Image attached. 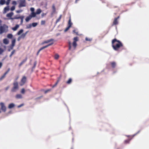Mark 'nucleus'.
Listing matches in <instances>:
<instances>
[{"mask_svg":"<svg viewBox=\"0 0 149 149\" xmlns=\"http://www.w3.org/2000/svg\"><path fill=\"white\" fill-rule=\"evenodd\" d=\"M112 47L113 49L116 51H118L120 47H123V43L119 40L114 38L112 41Z\"/></svg>","mask_w":149,"mask_h":149,"instance_id":"nucleus-1","label":"nucleus"},{"mask_svg":"<svg viewBox=\"0 0 149 149\" xmlns=\"http://www.w3.org/2000/svg\"><path fill=\"white\" fill-rule=\"evenodd\" d=\"M8 27L5 24L0 26V34L7 32L8 30Z\"/></svg>","mask_w":149,"mask_h":149,"instance_id":"nucleus-2","label":"nucleus"},{"mask_svg":"<svg viewBox=\"0 0 149 149\" xmlns=\"http://www.w3.org/2000/svg\"><path fill=\"white\" fill-rule=\"evenodd\" d=\"M13 87L11 89L12 92H15L18 88V83L17 82H15L13 83Z\"/></svg>","mask_w":149,"mask_h":149,"instance_id":"nucleus-3","label":"nucleus"},{"mask_svg":"<svg viewBox=\"0 0 149 149\" xmlns=\"http://www.w3.org/2000/svg\"><path fill=\"white\" fill-rule=\"evenodd\" d=\"M20 1L18 6L19 8L25 7L26 5L25 0H20Z\"/></svg>","mask_w":149,"mask_h":149,"instance_id":"nucleus-4","label":"nucleus"},{"mask_svg":"<svg viewBox=\"0 0 149 149\" xmlns=\"http://www.w3.org/2000/svg\"><path fill=\"white\" fill-rule=\"evenodd\" d=\"M54 43L53 42H52L49 44L48 45H46V46H43L42 47H41L39 49V50L38 51V52H37V55H38L39 54V53H40V52L42 50L46 48H47V47H48L49 46H51V45H53V44Z\"/></svg>","mask_w":149,"mask_h":149,"instance_id":"nucleus-5","label":"nucleus"},{"mask_svg":"<svg viewBox=\"0 0 149 149\" xmlns=\"http://www.w3.org/2000/svg\"><path fill=\"white\" fill-rule=\"evenodd\" d=\"M0 105L1 107V109L4 112H6V108L3 102L0 103Z\"/></svg>","mask_w":149,"mask_h":149,"instance_id":"nucleus-6","label":"nucleus"},{"mask_svg":"<svg viewBox=\"0 0 149 149\" xmlns=\"http://www.w3.org/2000/svg\"><path fill=\"white\" fill-rule=\"evenodd\" d=\"M26 76H24L22 78L20 83V85L21 86L23 85L26 83Z\"/></svg>","mask_w":149,"mask_h":149,"instance_id":"nucleus-7","label":"nucleus"},{"mask_svg":"<svg viewBox=\"0 0 149 149\" xmlns=\"http://www.w3.org/2000/svg\"><path fill=\"white\" fill-rule=\"evenodd\" d=\"M61 78V76H60L59 77H58V80L55 83V84L54 85L52 86V88H54L55 87H56V86L58 84L60 81Z\"/></svg>","mask_w":149,"mask_h":149,"instance_id":"nucleus-8","label":"nucleus"},{"mask_svg":"<svg viewBox=\"0 0 149 149\" xmlns=\"http://www.w3.org/2000/svg\"><path fill=\"white\" fill-rule=\"evenodd\" d=\"M118 23V22L117 19H115L114 18V20L112 24V26H113V25H117Z\"/></svg>","mask_w":149,"mask_h":149,"instance_id":"nucleus-9","label":"nucleus"},{"mask_svg":"<svg viewBox=\"0 0 149 149\" xmlns=\"http://www.w3.org/2000/svg\"><path fill=\"white\" fill-rule=\"evenodd\" d=\"M54 40V39H51L49 40H47L45 41H43L42 43V44H44L45 43H48L51 41H53Z\"/></svg>","mask_w":149,"mask_h":149,"instance_id":"nucleus-10","label":"nucleus"},{"mask_svg":"<svg viewBox=\"0 0 149 149\" xmlns=\"http://www.w3.org/2000/svg\"><path fill=\"white\" fill-rule=\"evenodd\" d=\"M27 58L26 57L24 60H23L19 64V66L20 67L27 60Z\"/></svg>","mask_w":149,"mask_h":149,"instance_id":"nucleus-11","label":"nucleus"},{"mask_svg":"<svg viewBox=\"0 0 149 149\" xmlns=\"http://www.w3.org/2000/svg\"><path fill=\"white\" fill-rule=\"evenodd\" d=\"M19 24H16L14 27H13L12 29L13 31H15L19 28Z\"/></svg>","mask_w":149,"mask_h":149,"instance_id":"nucleus-12","label":"nucleus"},{"mask_svg":"<svg viewBox=\"0 0 149 149\" xmlns=\"http://www.w3.org/2000/svg\"><path fill=\"white\" fill-rule=\"evenodd\" d=\"M62 17V15H60L59 17L58 18L56 19V22L55 23V25H56L57 24V23H58L59 21H60L61 20V19Z\"/></svg>","mask_w":149,"mask_h":149,"instance_id":"nucleus-13","label":"nucleus"},{"mask_svg":"<svg viewBox=\"0 0 149 149\" xmlns=\"http://www.w3.org/2000/svg\"><path fill=\"white\" fill-rule=\"evenodd\" d=\"M15 106V104L13 103H11L9 104L8 106V108L9 109H11Z\"/></svg>","mask_w":149,"mask_h":149,"instance_id":"nucleus-14","label":"nucleus"},{"mask_svg":"<svg viewBox=\"0 0 149 149\" xmlns=\"http://www.w3.org/2000/svg\"><path fill=\"white\" fill-rule=\"evenodd\" d=\"M72 24V23L71 22V17H70V19L68 21V26L69 27H70L71 26Z\"/></svg>","mask_w":149,"mask_h":149,"instance_id":"nucleus-15","label":"nucleus"},{"mask_svg":"<svg viewBox=\"0 0 149 149\" xmlns=\"http://www.w3.org/2000/svg\"><path fill=\"white\" fill-rule=\"evenodd\" d=\"M111 64L112 68H115L116 66V63L115 62H113L111 63Z\"/></svg>","mask_w":149,"mask_h":149,"instance_id":"nucleus-16","label":"nucleus"},{"mask_svg":"<svg viewBox=\"0 0 149 149\" xmlns=\"http://www.w3.org/2000/svg\"><path fill=\"white\" fill-rule=\"evenodd\" d=\"M9 40L6 38H5L3 40V42L4 44L7 45L8 44Z\"/></svg>","mask_w":149,"mask_h":149,"instance_id":"nucleus-17","label":"nucleus"},{"mask_svg":"<svg viewBox=\"0 0 149 149\" xmlns=\"http://www.w3.org/2000/svg\"><path fill=\"white\" fill-rule=\"evenodd\" d=\"M16 42V39L14 38L12 40L11 42V45L13 46H14Z\"/></svg>","mask_w":149,"mask_h":149,"instance_id":"nucleus-18","label":"nucleus"},{"mask_svg":"<svg viewBox=\"0 0 149 149\" xmlns=\"http://www.w3.org/2000/svg\"><path fill=\"white\" fill-rule=\"evenodd\" d=\"M22 17V16H19L18 15L15 16L14 17L11 18V19H20Z\"/></svg>","mask_w":149,"mask_h":149,"instance_id":"nucleus-19","label":"nucleus"},{"mask_svg":"<svg viewBox=\"0 0 149 149\" xmlns=\"http://www.w3.org/2000/svg\"><path fill=\"white\" fill-rule=\"evenodd\" d=\"M31 18V15H29V16L27 17L26 19L25 20L26 22H28L29 20H30Z\"/></svg>","mask_w":149,"mask_h":149,"instance_id":"nucleus-20","label":"nucleus"},{"mask_svg":"<svg viewBox=\"0 0 149 149\" xmlns=\"http://www.w3.org/2000/svg\"><path fill=\"white\" fill-rule=\"evenodd\" d=\"M136 134H135L132 135L128 136L127 137L128 138L129 140H131V139H132L133 137Z\"/></svg>","mask_w":149,"mask_h":149,"instance_id":"nucleus-21","label":"nucleus"},{"mask_svg":"<svg viewBox=\"0 0 149 149\" xmlns=\"http://www.w3.org/2000/svg\"><path fill=\"white\" fill-rule=\"evenodd\" d=\"M13 13L12 12L8 13L6 15V16L8 17H11L13 15Z\"/></svg>","mask_w":149,"mask_h":149,"instance_id":"nucleus-22","label":"nucleus"},{"mask_svg":"<svg viewBox=\"0 0 149 149\" xmlns=\"http://www.w3.org/2000/svg\"><path fill=\"white\" fill-rule=\"evenodd\" d=\"M72 79L71 78H70L68 81H67L66 82V84H70L72 82Z\"/></svg>","mask_w":149,"mask_h":149,"instance_id":"nucleus-23","label":"nucleus"},{"mask_svg":"<svg viewBox=\"0 0 149 149\" xmlns=\"http://www.w3.org/2000/svg\"><path fill=\"white\" fill-rule=\"evenodd\" d=\"M41 12V10L40 8H39L37 10L36 13V14H39Z\"/></svg>","mask_w":149,"mask_h":149,"instance_id":"nucleus-24","label":"nucleus"},{"mask_svg":"<svg viewBox=\"0 0 149 149\" xmlns=\"http://www.w3.org/2000/svg\"><path fill=\"white\" fill-rule=\"evenodd\" d=\"M36 13L33 12H32V13H31V15H31V17L32 18V17H36Z\"/></svg>","mask_w":149,"mask_h":149,"instance_id":"nucleus-25","label":"nucleus"},{"mask_svg":"<svg viewBox=\"0 0 149 149\" xmlns=\"http://www.w3.org/2000/svg\"><path fill=\"white\" fill-rule=\"evenodd\" d=\"M16 97L17 99L22 98V96L21 94H17L16 95Z\"/></svg>","mask_w":149,"mask_h":149,"instance_id":"nucleus-26","label":"nucleus"},{"mask_svg":"<svg viewBox=\"0 0 149 149\" xmlns=\"http://www.w3.org/2000/svg\"><path fill=\"white\" fill-rule=\"evenodd\" d=\"M23 29H20L17 33V34L18 35H20L21 33H23Z\"/></svg>","mask_w":149,"mask_h":149,"instance_id":"nucleus-27","label":"nucleus"},{"mask_svg":"<svg viewBox=\"0 0 149 149\" xmlns=\"http://www.w3.org/2000/svg\"><path fill=\"white\" fill-rule=\"evenodd\" d=\"M59 57V55L57 54H56L54 56V58L56 59L57 60L58 59Z\"/></svg>","mask_w":149,"mask_h":149,"instance_id":"nucleus-28","label":"nucleus"},{"mask_svg":"<svg viewBox=\"0 0 149 149\" xmlns=\"http://www.w3.org/2000/svg\"><path fill=\"white\" fill-rule=\"evenodd\" d=\"M13 37V36L12 34H8L7 36V37L9 39L12 38Z\"/></svg>","mask_w":149,"mask_h":149,"instance_id":"nucleus-29","label":"nucleus"},{"mask_svg":"<svg viewBox=\"0 0 149 149\" xmlns=\"http://www.w3.org/2000/svg\"><path fill=\"white\" fill-rule=\"evenodd\" d=\"M79 40L78 37H74L73 38V42H76Z\"/></svg>","mask_w":149,"mask_h":149,"instance_id":"nucleus-30","label":"nucleus"},{"mask_svg":"<svg viewBox=\"0 0 149 149\" xmlns=\"http://www.w3.org/2000/svg\"><path fill=\"white\" fill-rule=\"evenodd\" d=\"M24 16H22V17H21V18L20 19H21V21H20V25H22L23 23V19L24 18Z\"/></svg>","mask_w":149,"mask_h":149,"instance_id":"nucleus-31","label":"nucleus"},{"mask_svg":"<svg viewBox=\"0 0 149 149\" xmlns=\"http://www.w3.org/2000/svg\"><path fill=\"white\" fill-rule=\"evenodd\" d=\"M77 44L76 42H73L72 43V45L74 48H75L77 46Z\"/></svg>","mask_w":149,"mask_h":149,"instance_id":"nucleus-32","label":"nucleus"},{"mask_svg":"<svg viewBox=\"0 0 149 149\" xmlns=\"http://www.w3.org/2000/svg\"><path fill=\"white\" fill-rule=\"evenodd\" d=\"M5 3V1L4 0H1L0 1V4L3 5Z\"/></svg>","mask_w":149,"mask_h":149,"instance_id":"nucleus-33","label":"nucleus"},{"mask_svg":"<svg viewBox=\"0 0 149 149\" xmlns=\"http://www.w3.org/2000/svg\"><path fill=\"white\" fill-rule=\"evenodd\" d=\"M86 40L87 41H91L92 40V38H89L88 37H86L85 38Z\"/></svg>","mask_w":149,"mask_h":149,"instance_id":"nucleus-34","label":"nucleus"},{"mask_svg":"<svg viewBox=\"0 0 149 149\" xmlns=\"http://www.w3.org/2000/svg\"><path fill=\"white\" fill-rule=\"evenodd\" d=\"M9 10V8L8 6H7L4 8V10L5 12H6L7 11Z\"/></svg>","mask_w":149,"mask_h":149,"instance_id":"nucleus-35","label":"nucleus"},{"mask_svg":"<svg viewBox=\"0 0 149 149\" xmlns=\"http://www.w3.org/2000/svg\"><path fill=\"white\" fill-rule=\"evenodd\" d=\"M6 75H5L4 74H3V75H2L1 77L0 78V81H1V80H2L3 79H4L5 77H6Z\"/></svg>","mask_w":149,"mask_h":149,"instance_id":"nucleus-36","label":"nucleus"},{"mask_svg":"<svg viewBox=\"0 0 149 149\" xmlns=\"http://www.w3.org/2000/svg\"><path fill=\"white\" fill-rule=\"evenodd\" d=\"M38 24V23H33L32 24V25L33 27H36Z\"/></svg>","mask_w":149,"mask_h":149,"instance_id":"nucleus-37","label":"nucleus"},{"mask_svg":"<svg viewBox=\"0 0 149 149\" xmlns=\"http://www.w3.org/2000/svg\"><path fill=\"white\" fill-rule=\"evenodd\" d=\"M32 25L31 24H29L26 26V28L27 29H29L31 27Z\"/></svg>","mask_w":149,"mask_h":149,"instance_id":"nucleus-38","label":"nucleus"},{"mask_svg":"<svg viewBox=\"0 0 149 149\" xmlns=\"http://www.w3.org/2000/svg\"><path fill=\"white\" fill-rule=\"evenodd\" d=\"M69 50L71 49V42H69Z\"/></svg>","mask_w":149,"mask_h":149,"instance_id":"nucleus-39","label":"nucleus"},{"mask_svg":"<svg viewBox=\"0 0 149 149\" xmlns=\"http://www.w3.org/2000/svg\"><path fill=\"white\" fill-rule=\"evenodd\" d=\"M26 36L25 35V34L24 33H23L21 35V36L20 37H21V38H24Z\"/></svg>","mask_w":149,"mask_h":149,"instance_id":"nucleus-40","label":"nucleus"},{"mask_svg":"<svg viewBox=\"0 0 149 149\" xmlns=\"http://www.w3.org/2000/svg\"><path fill=\"white\" fill-rule=\"evenodd\" d=\"M51 89H48L47 90L45 91L44 93L45 94H46L48 92L51 91Z\"/></svg>","mask_w":149,"mask_h":149,"instance_id":"nucleus-41","label":"nucleus"},{"mask_svg":"<svg viewBox=\"0 0 149 149\" xmlns=\"http://www.w3.org/2000/svg\"><path fill=\"white\" fill-rule=\"evenodd\" d=\"M36 64H37L36 61L34 62V65H33V67L32 68L33 69H34V68H35V67H36Z\"/></svg>","mask_w":149,"mask_h":149,"instance_id":"nucleus-42","label":"nucleus"},{"mask_svg":"<svg viewBox=\"0 0 149 149\" xmlns=\"http://www.w3.org/2000/svg\"><path fill=\"white\" fill-rule=\"evenodd\" d=\"M25 89L24 88H22L21 91V93L22 94H24L25 93Z\"/></svg>","mask_w":149,"mask_h":149,"instance_id":"nucleus-43","label":"nucleus"},{"mask_svg":"<svg viewBox=\"0 0 149 149\" xmlns=\"http://www.w3.org/2000/svg\"><path fill=\"white\" fill-rule=\"evenodd\" d=\"M15 6H13L11 8L10 10L11 11H13L15 10Z\"/></svg>","mask_w":149,"mask_h":149,"instance_id":"nucleus-44","label":"nucleus"},{"mask_svg":"<svg viewBox=\"0 0 149 149\" xmlns=\"http://www.w3.org/2000/svg\"><path fill=\"white\" fill-rule=\"evenodd\" d=\"M3 52V50L2 48H0V54H1Z\"/></svg>","mask_w":149,"mask_h":149,"instance_id":"nucleus-45","label":"nucleus"},{"mask_svg":"<svg viewBox=\"0 0 149 149\" xmlns=\"http://www.w3.org/2000/svg\"><path fill=\"white\" fill-rule=\"evenodd\" d=\"M12 3L13 5H16L17 4V2L16 1H12Z\"/></svg>","mask_w":149,"mask_h":149,"instance_id":"nucleus-46","label":"nucleus"},{"mask_svg":"<svg viewBox=\"0 0 149 149\" xmlns=\"http://www.w3.org/2000/svg\"><path fill=\"white\" fill-rule=\"evenodd\" d=\"M45 23V21L44 20H42L41 22V25H44Z\"/></svg>","mask_w":149,"mask_h":149,"instance_id":"nucleus-47","label":"nucleus"},{"mask_svg":"<svg viewBox=\"0 0 149 149\" xmlns=\"http://www.w3.org/2000/svg\"><path fill=\"white\" fill-rule=\"evenodd\" d=\"M34 8H30V10L32 12H34Z\"/></svg>","mask_w":149,"mask_h":149,"instance_id":"nucleus-48","label":"nucleus"},{"mask_svg":"<svg viewBox=\"0 0 149 149\" xmlns=\"http://www.w3.org/2000/svg\"><path fill=\"white\" fill-rule=\"evenodd\" d=\"M22 11V10H17L16 11V12L17 13H19Z\"/></svg>","mask_w":149,"mask_h":149,"instance_id":"nucleus-49","label":"nucleus"},{"mask_svg":"<svg viewBox=\"0 0 149 149\" xmlns=\"http://www.w3.org/2000/svg\"><path fill=\"white\" fill-rule=\"evenodd\" d=\"M10 0H7L6 2V4L7 5H8L10 3Z\"/></svg>","mask_w":149,"mask_h":149,"instance_id":"nucleus-50","label":"nucleus"},{"mask_svg":"<svg viewBox=\"0 0 149 149\" xmlns=\"http://www.w3.org/2000/svg\"><path fill=\"white\" fill-rule=\"evenodd\" d=\"M52 8L53 10L54 11V12H55L56 11V9H55V8L54 6V5L53 6Z\"/></svg>","mask_w":149,"mask_h":149,"instance_id":"nucleus-51","label":"nucleus"},{"mask_svg":"<svg viewBox=\"0 0 149 149\" xmlns=\"http://www.w3.org/2000/svg\"><path fill=\"white\" fill-rule=\"evenodd\" d=\"M24 105V104H21L20 105L18 106L17 107L19 108H20L21 107H22V106H23Z\"/></svg>","mask_w":149,"mask_h":149,"instance_id":"nucleus-52","label":"nucleus"},{"mask_svg":"<svg viewBox=\"0 0 149 149\" xmlns=\"http://www.w3.org/2000/svg\"><path fill=\"white\" fill-rule=\"evenodd\" d=\"M70 27H69L68 26L65 29V31H67L69 29V28H70Z\"/></svg>","mask_w":149,"mask_h":149,"instance_id":"nucleus-53","label":"nucleus"},{"mask_svg":"<svg viewBox=\"0 0 149 149\" xmlns=\"http://www.w3.org/2000/svg\"><path fill=\"white\" fill-rule=\"evenodd\" d=\"M73 32L74 33H75L77 35H78V32H76V30H74L73 31Z\"/></svg>","mask_w":149,"mask_h":149,"instance_id":"nucleus-54","label":"nucleus"},{"mask_svg":"<svg viewBox=\"0 0 149 149\" xmlns=\"http://www.w3.org/2000/svg\"><path fill=\"white\" fill-rule=\"evenodd\" d=\"M15 50H13L12 52H11V54L13 55V54H14V53H15Z\"/></svg>","mask_w":149,"mask_h":149,"instance_id":"nucleus-55","label":"nucleus"},{"mask_svg":"<svg viewBox=\"0 0 149 149\" xmlns=\"http://www.w3.org/2000/svg\"><path fill=\"white\" fill-rule=\"evenodd\" d=\"M8 72V71H7L4 73V74L6 76V74Z\"/></svg>","mask_w":149,"mask_h":149,"instance_id":"nucleus-56","label":"nucleus"},{"mask_svg":"<svg viewBox=\"0 0 149 149\" xmlns=\"http://www.w3.org/2000/svg\"><path fill=\"white\" fill-rule=\"evenodd\" d=\"M21 37H20H20H19L18 38H17V40H18V41H19V40H20V39H21Z\"/></svg>","mask_w":149,"mask_h":149,"instance_id":"nucleus-57","label":"nucleus"},{"mask_svg":"<svg viewBox=\"0 0 149 149\" xmlns=\"http://www.w3.org/2000/svg\"><path fill=\"white\" fill-rule=\"evenodd\" d=\"M14 47V46H12V45H11L10 46V48L11 49H13Z\"/></svg>","mask_w":149,"mask_h":149,"instance_id":"nucleus-58","label":"nucleus"},{"mask_svg":"<svg viewBox=\"0 0 149 149\" xmlns=\"http://www.w3.org/2000/svg\"><path fill=\"white\" fill-rule=\"evenodd\" d=\"M2 65V63H0V68H1Z\"/></svg>","mask_w":149,"mask_h":149,"instance_id":"nucleus-59","label":"nucleus"},{"mask_svg":"<svg viewBox=\"0 0 149 149\" xmlns=\"http://www.w3.org/2000/svg\"><path fill=\"white\" fill-rule=\"evenodd\" d=\"M29 31H26L25 33H24L25 34V35L26 36V34Z\"/></svg>","mask_w":149,"mask_h":149,"instance_id":"nucleus-60","label":"nucleus"},{"mask_svg":"<svg viewBox=\"0 0 149 149\" xmlns=\"http://www.w3.org/2000/svg\"><path fill=\"white\" fill-rule=\"evenodd\" d=\"M119 16H118V17H117L116 18H115V19H117V20H118V19H119Z\"/></svg>","mask_w":149,"mask_h":149,"instance_id":"nucleus-61","label":"nucleus"},{"mask_svg":"<svg viewBox=\"0 0 149 149\" xmlns=\"http://www.w3.org/2000/svg\"><path fill=\"white\" fill-rule=\"evenodd\" d=\"M79 0H76L75 2V3H77V1H79Z\"/></svg>","mask_w":149,"mask_h":149,"instance_id":"nucleus-62","label":"nucleus"},{"mask_svg":"<svg viewBox=\"0 0 149 149\" xmlns=\"http://www.w3.org/2000/svg\"><path fill=\"white\" fill-rule=\"evenodd\" d=\"M12 55H12V54H10V56H9V57H11L12 56Z\"/></svg>","mask_w":149,"mask_h":149,"instance_id":"nucleus-63","label":"nucleus"},{"mask_svg":"<svg viewBox=\"0 0 149 149\" xmlns=\"http://www.w3.org/2000/svg\"><path fill=\"white\" fill-rule=\"evenodd\" d=\"M8 87H7L6 89V90H7L8 89Z\"/></svg>","mask_w":149,"mask_h":149,"instance_id":"nucleus-64","label":"nucleus"}]
</instances>
